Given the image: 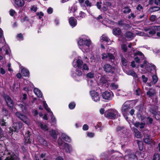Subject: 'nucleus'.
Masks as SVG:
<instances>
[{"label": "nucleus", "instance_id": "obj_1", "mask_svg": "<svg viewBox=\"0 0 160 160\" xmlns=\"http://www.w3.org/2000/svg\"><path fill=\"white\" fill-rule=\"evenodd\" d=\"M118 114V111L115 110L111 109L105 112V116L110 119H115L117 116Z\"/></svg>", "mask_w": 160, "mask_h": 160}, {"label": "nucleus", "instance_id": "obj_2", "mask_svg": "<svg viewBox=\"0 0 160 160\" xmlns=\"http://www.w3.org/2000/svg\"><path fill=\"white\" fill-rule=\"evenodd\" d=\"M104 71L107 73H113L114 72L115 68L109 64L106 63L103 67Z\"/></svg>", "mask_w": 160, "mask_h": 160}, {"label": "nucleus", "instance_id": "obj_3", "mask_svg": "<svg viewBox=\"0 0 160 160\" xmlns=\"http://www.w3.org/2000/svg\"><path fill=\"white\" fill-rule=\"evenodd\" d=\"M22 127V123L18 122L13 123L12 128H10V129L12 132L13 131L18 132V130L21 128Z\"/></svg>", "mask_w": 160, "mask_h": 160}, {"label": "nucleus", "instance_id": "obj_4", "mask_svg": "<svg viewBox=\"0 0 160 160\" xmlns=\"http://www.w3.org/2000/svg\"><path fill=\"white\" fill-rule=\"evenodd\" d=\"M16 115L17 117L22 120L25 123L27 124H29V120L26 116L19 112H16Z\"/></svg>", "mask_w": 160, "mask_h": 160}, {"label": "nucleus", "instance_id": "obj_5", "mask_svg": "<svg viewBox=\"0 0 160 160\" xmlns=\"http://www.w3.org/2000/svg\"><path fill=\"white\" fill-rule=\"evenodd\" d=\"M128 101L126 102L122 105L121 108V111L124 116H125L129 108V105L128 103Z\"/></svg>", "mask_w": 160, "mask_h": 160}, {"label": "nucleus", "instance_id": "obj_6", "mask_svg": "<svg viewBox=\"0 0 160 160\" xmlns=\"http://www.w3.org/2000/svg\"><path fill=\"white\" fill-rule=\"evenodd\" d=\"M4 98L8 105L11 108H12L14 103L10 97L6 95L4 96Z\"/></svg>", "mask_w": 160, "mask_h": 160}, {"label": "nucleus", "instance_id": "obj_7", "mask_svg": "<svg viewBox=\"0 0 160 160\" xmlns=\"http://www.w3.org/2000/svg\"><path fill=\"white\" fill-rule=\"evenodd\" d=\"M83 63V62L82 60L78 59L76 61L75 60H74L72 65L74 67H77L78 68L81 69V66L82 65Z\"/></svg>", "mask_w": 160, "mask_h": 160}, {"label": "nucleus", "instance_id": "obj_8", "mask_svg": "<svg viewBox=\"0 0 160 160\" xmlns=\"http://www.w3.org/2000/svg\"><path fill=\"white\" fill-rule=\"evenodd\" d=\"M14 3L16 7H22L25 4L24 0H14Z\"/></svg>", "mask_w": 160, "mask_h": 160}, {"label": "nucleus", "instance_id": "obj_9", "mask_svg": "<svg viewBox=\"0 0 160 160\" xmlns=\"http://www.w3.org/2000/svg\"><path fill=\"white\" fill-rule=\"evenodd\" d=\"M113 96V93L112 92L106 91L102 94V97L103 98L107 99H111Z\"/></svg>", "mask_w": 160, "mask_h": 160}, {"label": "nucleus", "instance_id": "obj_10", "mask_svg": "<svg viewBox=\"0 0 160 160\" xmlns=\"http://www.w3.org/2000/svg\"><path fill=\"white\" fill-rule=\"evenodd\" d=\"M30 135H31L30 132L27 131L24 135V142L25 144L30 143L31 139L30 137Z\"/></svg>", "mask_w": 160, "mask_h": 160}, {"label": "nucleus", "instance_id": "obj_11", "mask_svg": "<svg viewBox=\"0 0 160 160\" xmlns=\"http://www.w3.org/2000/svg\"><path fill=\"white\" fill-rule=\"evenodd\" d=\"M92 99L95 102H97L100 100V97L99 94L94 91L91 92Z\"/></svg>", "mask_w": 160, "mask_h": 160}, {"label": "nucleus", "instance_id": "obj_12", "mask_svg": "<svg viewBox=\"0 0 160 160\" xmlns=\"http://www.w3.org/2000/svg\"><path fill=\"white\" fill-rule=\"evenodd\" d=\"M62 148L66 152H70L72 151V146L67 143H64Z\"/></svg>", "mask_w": 160, "mask_h": 160}, {"label": "nucleus", "instance_id": "obj_13", "mask_svg": "<svg viewBox=\"0 0 160 160\" xmlns=\"http://www.w3.org/2000/svg\"><path fill=\"white\" fill-rule=\"evenodd\" d=\"M116 130L118 133L122 134L123 133H125L126 132L127 129L124 126H119L117 128Z\"/></svg>", "mask_w": 160, "mask_h": 160}, {"label": "nucleus", "instance_id": "obj_14", "mask_svg": "<svg viewBox=\"0 0 160 160\" xmlns=\"http://www.w3.org/2000/svg\"><path fill=\"white\" fill-rule=\"evenodd\" d=\"M112 33L115 36L120 35L122 32L121 29L119 28H115L112 31Z\"/></svg>", "mask_w": 160, "mask_h": 160}, {"label": "nucleus", "instance_id": "obj_15", "mask_svg": "<svg viewBox=\"0 0 160 160\" xmlns=\"http://www.w3.org/2000/svg\"><path fill=\"white\" fill-rule=\"evenodd\" d=\"M124 36L126 38L129 40L132 39L134 37V34L130 31L126 32Z\"/></svg>", "mask_w": 160, "mask_h": 160}, {"label": "nucleus", "instance_id": "obj_16", "mask_svg": "<svg viewBox=\"0 0 160 160\" xmlns=\"http://www.w3.org/2000/svg\"><path fill=\"white\" fill-rule=\"evenodd\" d=\"M133 125L137 128L139 127L140 128L142 129L144 128L145 123L143 122L140 123L139 122H136L134 123Z\"/></svg>", "mask_w": 160, "mask_h": 160}, {"label": "nucleus", "instance_id": "obj_17", "mask_svg": "<svg viewBox=\"0 0 160 160\" xmlns=\"http://www.w3.org/2000/svg\"><path fill=\"white\" fill-rule=\"evenodd\" d=\"M70 24L72 27H75L77 24V20L73 17H71L69 19Z\"/></svg>", "mask_w": 160, "mask_h": 160}, {"label": "nucleus", "instance_id": "obj_18", "mask_svg": "<svg viewBox=\"0 0 160 160\" xmlns=\"http://www.w3.org/2000/svg\"><path fill=\"white\" fill-rule=\"evenodd\" d=\"M74 16H75L76 18L78 19H81L82 18H84L85 16V14L84 12L82 11H80L78 14H75Z\"/></svg>", "mask_w": 160, "mask_h": 160}, {"label": "nucleus", "instance_id": "obj_19", "mask_svg": "<svg viewBox=\"0 0 160 160\" xmlns=\"http://www.w3.org/2000/svg\"><path fill=\"white\" fill-rule=\"evenodd\" d=\"M33 91L35 94L38 98H41L42 97V94L41 91L38 89L37 88H34Z\"/></svg>", "mask_w": 160, "mask_h": 160}, {"label": "nucleus", "instance_id": "obj_20", "mask_svg": "<svg viewBox=\"0 0 160 160\" xmlns=\"http://www.w3.org/2000/svg\"><path fill=\"white\" fill-rule=\"evenodd\" d=\"M38 124L42 129L45 131H48V126L45 124H44L41 122H38Z\"/></svg>", "mask_w": 160, "mask_h": 160}, {"label": "nucleus", "instance_id": "obj_21", "mask_svg": "<svg viewBox=\"0 0 160 160\" xmlns=\"http://www.w3.org/2000/svg\"><path fill=\"white\" fill-rule=\"evenodd\" d=\"M156 31V33H157V35L160 37V26H154V27H152Z\"/></svg>", "mask_w": 160, "mask_h": 160}, {"label": "nucleus", "instance_id": "obj_22", "mask_svg": "<svg viewBox=\"0 0 160 160\" xmlns=\"http://www.w3.org/2000/svg\"><path fill=\"white\" fill-rule=\"evenodd\" d=\"M155 93L154 90L152 88L149 89V91L147 92V94L149 97L153 96Z\"/></svg>", "mask_w": 160, "mask_h": 160}, {"label": "nucleus", "instance_id": "obj_23", "mask_svg": "<svg viewBox=\"0 0 160 160\" xmlns=\"http://www.w3.org/2000/svg\"><path fill=\"white\" fill-rule=\"evenodd\" d=\"M61 137L63 139L66 141L69 142L71 140L70 138L64 133L62 134Z\"/></svg>", "mask_w": 160, "mask_h": 160}, {"label": "nucleus", "instance_id": "obj_24", "mask_svg": "<svg viewBox=\"0 0 160 160\" xmlns=\"http://www.w3.org/2000/svg\"><path fill=\"white\" fill-rule=\"evenodd\" d=\"M101 82L102 84V86L105 87H108L109 86L108 81L104 79V78H102L101 80Z\"/></svg>", "mask_w": 160, "mask_h": 160}, {"label": "nucleus", "instance_id": "obj_25", "mask_svg": "<svg viewBox=\"0 0 160 160\" xmlns=\"http://www.w3.org/2000/svg\"><path fill=\"white\" fill-rule=\"evenodd\" d=\"M21 73L23 75L25 76H28L29 74V72L28 70L25 69H22L21 70Z\"/></svg>", "mask_w": 160, "mask_h": 160}, {"label": "nucleus", "instance_id": "obj_26", "mask_svg": "<svg viewBox=\"0 0 160 160\" xmlns=\"http://www.w3.org/2000/svg\"><path fill=\"white\" fill-rule=\"evenodd\" d=\"M50 135L54 139H56L57 137L56 132L53 129H52L50 132Z\"/></svg>", "mask_w": 160, "mask_h": 160}, {"label": "nucleus", "instance_id": "obj_27", "mask_svg": "<svg viewBox=\"0 0 160 160\" xmlns=\"http://www.w3.org/2000/svg\"><path fill=\"white\" fill-rule=\"evenodd\" d=\"M117 24L119 26H124L126 25V24L124 23V20L123 19L120 20L117 22Z\"/></svg>", "mask_w": 160, "mask_h": 160}, {"label": "nucleus", "instance_id": "obj_28", "mask_svg": "<svg viewBox=\"0 0 160 160\" xmlns=\"http://www.w3.org/2000/svg\"><path fill=\"white\" fill-rule=\"evenodd\" d=\"M108 50H109V49H108L107 52H108V58L110 59H115V57L113 55V53H111V52L108 51Z\"/></svg>", "mask_w": 160, "mask_h": 160}, {"label": "nucleus", "instance_id": "obj_29", "mask_svg": "<svg viewBox=\"0 0 160 160\" xmlns=\"http://www.w3.org/2000/svg\"><path fill=\"white\" fill-rule=\"evenodd\" d=\"M91 44V42L89 40L86 39L84 40L83 47H84L85 46H86L88 48Z\"/></svg>", "mask_w": 160, "mask_h": 160}, {"label": "nucleus", "instance_id": "obj_30", "mask_svg": "<svg viewBox=\"0 0 160 160\" xmlns=\"http://www.w3.org/2000/svg\"><path fill=\"white\" fill-rule=\"evenodd\" d=\"M121 61L122 64L124 66H126L127 65L128 62L127 60L122 55L121 56Z\"/></svg>", "mask_w": 160, "mask_h": 160}, {"label": "nucleus", "instance_id": "obj_31", "mask_svg": "<svg viewBox=\"0 0 160 160\" xmlns=\"http://www.w3.org/2000/svg\"><path fill=\"white\" fill-rule=\"evenodd\" d=\"M128 73L129 75H132L134 78H136L137 77V74L134 71L132 70H129L128 72Z\"/></svg>", "mask_w": 160, "mask_h": 160}, {"label": "nucleus", "instance_id": "obj_32", "mask_svg": "<svg viewBox=\"0 0 160 160\" xmlns=\"http://www.w3.org/2000/svg\"><path fill=\"white\" fill-rule=\"evenodd\" d=\"M147 138H146L144 139V142L147 144H150L152 142V140L151 139L149 136H148Z\"/></svg>", "mask_w": 160, "mask_h": 160}, {"label": "nucleus", "instance_id": "obj_33", "mask_svg": "<svg viewBox=\"0 0 160 160\" xmlns=\"http://www.w3.org/2000/svg\"><path fill=\"white\" fill-rule=\"evenodd\" d=\"M77 9V7L76 5H73L70 9V12L71 13L74 12Z\"/></svg>", "mask_w": 160, "mask_h": 160}, {"label": "nucleus", "instance_id": "obj_34", "mask_svg": "<svg viewBox=\"0 0 160 160\" xmlns=\"http://www.w3.org/2000/svg\"><path fill=\"white\" fill-rule=\"evenodd\" d=\"M153 27H154V26L151 27V29L148 32L150 35H153L156 33V31L152 28Z\"/></svg>", "mask_w": 160, "mask_h": 160}, {"label": "nucleus", "instance_id": "obj_35", "mask_svg": "<svg viewBox=\"0 0 160 160\" xmlns=\"http://www.w3.org/2000/svg\"><path fill=\"white\" fill-rule=\"evenodd\" d=\"M76 73L78 76H81L82 74V72L81 70V69L78 68L77 69L76 71Z\"/></svg>", "mask_w": 160, "mask_h": 160}, {"label": "nucleus", "instance_id": "obj_36", "mask_svg": "<svg viewBox=\"0 0 160 160\" xmlns=\"http://www.w3.org/2000/svg\"><path fill=\"white\" fill-rule=\"evenodd\" d=\"M131 11V9L128 7H125L124 8L123 12L124 13H128Z\"/></svg>", "mask_w": 160, "mask_h": 160}, {"label": "nucleus", "instance_id": "obj_37", "mask_svg": "<svg viewBox=\"0 0 160 160\" xmlns=\"http://www.w3.org/2000/svg\"><path fill=\"white\" fill-rule=\"evenodd\" d=\"M110 87L112 89H116L118 88V86L117 84H115L114 83H112L110 85Z\"/></svg>", "mask_w": 160, "mask_h": 160}, {"label": "nucleus", "instance_id": "obj_38", "mask_svg": "<svg viewBox=\"0 0 160 160\" xmlns=\"http://www.w3.org/2000/svg\"><path fill=\"white\" fill-rule=\"evenodd\" d=\"M152 82L154 83H156L158 81V78L157 76L154 75L152 77Z\"/></svg>", "mask_w": 160, "mask_h": 160}, {"label": "nucleus", "instance_id": "obj_39", "mask_svg": "<svg viewBox=\"0 0 160 160\" xmlns=\"http://www.w3.org/2000/svg\"><path fill=\"white\" fill-rule=\"evenodd\" d=\"M43 106L46 110H47L48 112H50V110L49 108H48V106L45 101L43 102Z\"/></svg>", "mask_w": 160, "mask_h": 160}, {"label": "nucleus", "instance_id": "obj_40", "mask_svg": "<svg viewBox=\"0 0 160 160\" xmlns=\"http://www.w3.org/2000/svg\"><path fill=\"white\" fill-rule=\"evenodd\" d=\"M122 49L123 50L124 52H126L127 50V45L125 44H122L121 46Z\"/></svg>", "mask_w": 160, "mask_h": 160}, {"label": "nucleus", "instance_id": "obj_41", "mask_svg": "<svg viewBox=\"0 0 160 160\" xmlns=\"http://www.w3.org/2000/svg\"><path fill=\"white\" fill-rule=\"evenodd\" d=\"M159 155L157 153L153 155V160H159Z\"/></svg>", "mask_w": 160, "mask_h": 160}, {"label": "nucleus", "instance_id": "obj_42", "mask_svg": "<svg viewBox=\"0 0 160 160\" xmlns=\"http://www.w3.org/2000/svg\"><path fill=\"white\" fill-rule=\"evenodd\" d=\"M102 39L103 40L107 42H109V41H110L109 39L107 37L104 35H102Z\"/></svg>", "mask_w": 160, "mask_h": 160}, {"label": "nucleus", "instance_id": "obj_43", "mask_svg": "<svg viewBox=\"0 0 160 160\" xmlns=\"http://www.w3.org/2000/svg\"><path fill=\"white\" fill-rule=\"evenodd\" d=\"M84 40L82 39H80L78 41V44L80 46H82L83 47L84 46Z\"/></svg>", "mask_w": 160, "mask_h": 160}, {"label": "nucleus", "instance_id": "obj_44", "mask_svg": "<svg viewBox=\"0 0 160 160\" xmlns=\"http://www.w3.org/2000/svg\"><path fill=\"white\" fill-rule=\"evenodd\" d=\"M102 59H105L108 58V52L107 53H103L102 54Z\"/></svg>", "mask_w": 160, "mask_h": 160}, {"label": "nucleus", "instance_id": "obj_45", "mask_svg": "<svg viewBox=\"0 0 160 160\" xmlns=\"http://www.w3.org/2000/svg\"><path fill=\"white\" fill-rule=\"evenodd\" d=\"M82 70H83L88 71L89 70V68L86 63L84 64L82 66Z\"/></svg>", "mask_w": 160, "mask_h": 160}, {"label": "nucleus", "instance_id": "obj_46", "mask_svg": "<svg viewBox=\"0 0 160 160\" xmlns=\"http://www.w3.org/2000/svg\"><path fill=\"white\" fill-rule=\"evenodd\" d=\"M75 106V104L74 102H71L69 104V107L70 109H73Z\"/></svg>", "mask_w": 160, "mask_h": 160}, {"label": "nucleus", "instance_id": "obj_47", "mask_svg": "<svg viewBox=\"0 0 160 160\" xmlns=\"http://www.w3.org/2000/svg\"><path fill=\"white\" fill-rule=\"evenodd\" d=\"M37 16H39V18L40 19H41L42 17L44 15V14L42 12H40L37 13Z\"/></svg>", "mask_w": 160, "mask_h": 160}, {"label": "nucleus", "instance_id": "obj_48", "mask_svg": "<svg viewBox=\"0 0 160 160\" xmlns=\"http://www.w3.org/2000/svg\"><path fill=\"white\" fill-rule=\"evenodd\" d=\"M156 16L155 15H152L150 18V20L152 21H154L155 20Z\"/></svg>", "mask_w": 160, "mask_h": 160}, {"label": "nucleus", "instance_id": "obj_49", "mask_svg": "<svg viewBox=\"0 0 160 160\" xmlns=\"http://www.w3.org/2000/svg\"><path fill=\"white\" fill-rule=\"evenodd\" d=\"M87 76L90 78H92L94 77V75L92 72H89L87 74Z\"/></svg>", "mask_w": 160, "mask_h": 160}, {"label": "nucleus", "instance_id": "obj_50", "mask_svg": "<svg viewBox=\"0 0 160 160\" xmlns=\"http://www.w3.org/2000/svg\"><path fill=\"white\" fill-rule=\"evenodd\" d=\"M10 14L11 16H13L16 13V12L14 10L11 9L9 11Z\"/></svg>", "mask_w": 160, "mask_h": 160}, {"label": "nucleus", "instance_id": "obj_51", "mask_svg": "<svg viewBox=\"0 0 160 160\" xmlns=\"http://www.w3.org/2000/svg\"><path fill=\"white\" fill-rule=\"evenodd\" d=\"M85 4L87 6L90 7L91 6V3L88 0H86L85 2Z\"/></svg>", "mask_w": 160, "mask_h": 160}, {"label": "nucleus", "instance_id": "obj_52", "mask_svg": "<svg viewBox=\"0 0 160 160\" xmlns=\"http://www.w3.org/2000/svg\"><path fill=\"white\" fill-rule=\"evenodd\" d=\"M135 94L138 96L140 95V89L139 88H138L135 90Z\"/></svg>", "mask_w": 160, "mask_h": 160}, {"label": "nucleus", "instance_id": "obj_53", "mask_svg": "<svg viewBox=\"0 0 160 160\" xmlns=\"http://www.w3.org/2000/svg\"><path fill=\"white\" fill-rule=\"evenodd\" d=\"M18 106L21 108L22 111L24 112L25 110V107L24 105L22 104H19Z\"/></svg>", "mask_w": 160, "mask_h": 160}, {"label": "nucleus", "instance_id": "obj_54", "mask_svg": "<svg viewBox=\"0 0 160 160\" xmlns=\"http://www.w3.org/2000/svg\"><path fill=\"white\" fill-rule=\"evenodd\" d=\"M58 144L60 146H62L63 145V143L64 142H63V141L61 139H59L58 140Z\"/></svg>", "mask_w": 160, "mask_h": 160}, {"label": "nucleus", "instance_id": "obj_55", "mask_svg": "<svg viewBox=\"0 0 160 160\" xmlns=\"http://www.w3.org/2000/svg\"><path fill=\"white\" fill-rule=\"evenodd\" d=\"M4 160H14V158L13 156H9L6 158Z\"/></svg>", "mask_w": 160, "mask_h": 160}, {"label": "nucleus", "instance_id": "obj_56", "mask_svg": "<svg viewBox=\"0 0 160 160\" xmlns=\"http://www.w3.org/2000/svg\"><path fill=\"white\" fill-rule=\"evenodd\" d=\"M135 137L137 138H140L141 137V134L139 132H136L135 134Z\"/></svg>", "mask_w": 160, "mask_h": 160}, {"label": "nucleus", "instance_id": "obj_57", "mask_svg": "<svg viewBox=\"0 0 160 160\" xmlns=\"http://www.w3.org/2000/svg\"><path fill=\"white\" fill-rule=\"evenodd\" d=\"M82 128L84 130H87L88 129V126L87 124H84Z\"/></svg>", "mask_w": 160, "mask_h": 160}, {"label": "nucleus", "instance_id": "obj_58", "mask_svg": "<svg viewBox=\"0 0 160 160\" xmlns=\"http://www.w3.org/2000/svg\"><path fill=\"white\" fill-rule=\"evenodd\" d=\"M142 78L143 79V82H147L148 78L145 77V76L144 75H142Z\"/></svg>", "mask_w": 160, "mask_h": 160}, {"label": "nucleus", "instance_id": "obj_59", "mask_svg": "<svg viewBox=\"0 0 160 160\" xmlns=\"http://www.w3.org/2000/svg\"><path fill=\"white\" fill-rule=\"evenodd\" d=\"M102 3L101 2H98L96 3V5L98 8L99 9H100L101 7V4Z\"/></svg>", "mask_w": 160, "mask_h": 160}, {"label": "nucleus", "instance_id": "obj_60", "mask_svg": "<svg viewBox=\"0 0 160 160\" xmlns=\"http://www.w3.org/2000/svg\"><path fill=\"white\" fill-rule=\"evenodd\" d=\"M47 12L49 14L52 13L53 12L52 8H49L47 10Z\"/></svg>", "mask_w": 160, "mask_h": 160}, {"label": "nucleus", "instance_id": "obj_61", "mask_svg": "<svg viewBox=\"0 0 160 160\" xmlns=\"http://www.w3.org/2000/svg\"><path fill=\"white\" fill-rule=\"evenodd\" d=\"M135 17V15L134 13H131L128 16V18H134Z\"/></svg>", "mask_w": 160, "mask_h": 160}, {"label": "nucleus", "instance_id": "obj_62", "mask_svg": "<svg viewBox=\"0 0 160 160\" xmlns=\"http://www.w3.org/2000/svg\"><path fill=\"white\" fill-rule=\"evenodd\" d=\"M143 8L141 6L140 4L138 5L136 8V9L137 10L140 11L141 9Z\"/></svg>", "mask_w": 160, "mask_h": 160}, {"label": "nucleus", "instance_id": "obj_63", "mask_svg": "<svg viewBox=\"0 0 160 160\" xmlns=\"http://www.w3.org/2000/svg\"><path fill=\"white\" fill-rule=\"evenodd\" d=\"M31 10L32 11H33L34 12H36L37 10V8L36 7H35L34 6H32L31 8Z\"/></svg>", "mask_w": 160, "mask_h": 160}, {"label": "nucleus", "instance_id": "obj_64", "mask_svg": "<svg viewBox=\"0 0 160 160\" xmlns=\"http://www.w3.org/2000/svg\"><path fill=\"white\" fill-rule=\"evenodd\" d=\"M154 3L157 5H160V0H155Z\"/></svg>", "mask_w": 160, "mask_h": 160}]
</instances>
